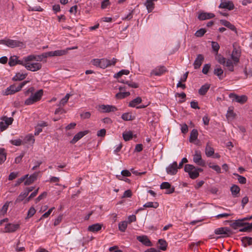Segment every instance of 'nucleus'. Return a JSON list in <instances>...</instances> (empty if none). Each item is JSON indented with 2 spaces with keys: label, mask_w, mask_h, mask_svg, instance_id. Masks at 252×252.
Listing matches in <instances>:
<instances>
[{
  "label": "nucleus",
  "mask_w": 252,
  "mask_h": 252,
  "mask_svg": "<svg viewBox=\"0 0 252 252\" xmlns=\"http://www.w3.org/2000/svg\"><path fill=\"white\" fill-rule=\"evenodd\" d=\"M184 170L188 173L189 177L192 179H196L199 176V172H202L203 169L195 167L192 164H186Z\"/></svg>",
  "instance_id": "nucleus-1"
},
{
  "label": "nucleus",
  "mask_w": 252,
  "mask_h": 252,
  "mask_svg": "<svg viewBox=\"0 0 252 252\" xmlns=\"http://www.w3.org/2000/svg\"><path fill=\"white\" fill-rule=\"evenodd\" d=\"M0 44H3L12 48L15 47L25 48L26 47L25 44L23 42L10 39L0 40Z\"/></svg>",
  "instance_id": "nucleus-2"
},
{
  "label": "nucleus",
  "mask_w": 252,
  "mask_h": 252,
  "mask_svg": "<svg viewBox=\"0 0 252 252\" xmlns=\"http://www.w3.org/2000/svg\"><path fill=\"white\" fill-rule=\"evenodd\" d=\"M28 81H25L19 84L17 86H16L15 84L10 86L5 90L4 92H3V95H7L9 94H13L20 91L21 89L28 83Z\"/></svg>",
  "instance_id": "nucleus-3"
},
{
  "label": "nucleus",
  "mask_w": 252,
  "mask_h": 252,
  "mask_svg": "<svg viewBox=\"0 0 252 252\" xmlns=\"http://www.w3.org/2000/svg\"><path fill=\"white\" fill-rule=\"evenodd\" d=\"M215 233L217 235H223L222 237H229L233 234V232L228 227H220L215 229Z\"/></svg>",
  "instance_id": "nucleus-4"
},
{
  "label": "nucleus",
  "mask_w": 252,
  "mask_h": 252,
  "mask_svg": "<svg viewBox=\"0 0 252 252\" xmlns=\"http://www.w3.org/2000/svg\"><path fill=\"white\" fill-rule=\"evenodd\" d=\"M229 96L230 98H232V101L241 104H244L248 99L247 96L245 95L239 96L233 93L230 94Z\"/></svg>",
  "instance_id": "nucleus-5"
},
{
  "label": "nucleus",
  "mask_w": 252,
  "mask_h": 252,
  "mask_svg": "<svg viewBox=\"0 0 252 252\" xmlns=\"http://www.w3.org/2000/svg\"><path fill=\"white\" fill-rule=\"evenodd\" d=\"M193 160L198 165L201 166H205V161L202 159L201 153L199 151H196L195 152V154L193 155Z\"/></svg>",
  "instance_id": "nucleus-6"
},
{
  "label": "nucleus",
  "mask_w": 252,
  "mask_h": 252,
  "mask_svg": "<svg viewBox=\"0 0 252 252\" xmlns=\"http://www.w3.org/2000/svg\"><path fill=\"white\" fill-rule=\"evenodd\" d=\"M220 8H225L229 10H233L235 6L231 1H227L226 0H221V2L219 6Z\"/></svg>",
  "instance_id": "nucleus-7"
},
{
  "label": "nucleus",
  "mask_w": 252,
  "mask_h": 252,
  "mask_svg": "<svg viewBox=\"0 0 252 252\" xmlns=\"http://www.w3.org/2000/svg\"><path fill=\"white\" fill-rule=\"evenodd\" d=\"M177 169V162L176 161H174L172 164H170L166 167V171L168 174L174 175L176 174L178 171Z\"/></svg>",
  "instance_id": "nucleus-8"
},
{
  "label": "nucleus",
  "mask_w": 252,
  "mask_h": 252,
  "mask_svg": "<svg viewBox=\"0 0 252 252\" xmlns=\"http://www.w3.org/2000/svg\"><path fill=\"white\" fill-rule=\"evenodd\" d=\"M25 67L32 71H36L41 68L42 65L40 63H27L25 65Z\"/></svg>",
  "instance_id": "nucleus-9"
},
{
  "label": "nucleus",
  "mask_w": 252,
  "mask_h": 252,
  "mask_svg": "<svg viewBox=\"0 0 252 252\" xmlns=\"http://www.w3.org/2000/svg\"><path fill=\"white\" fill-rule=\"evenodd\" d=\"M99 108L101 109V112L102 113L115 112L118 110L117 108L115 106L110 105H101L99 106Z\"/></svg>",
  "instance_id": "nucleus-10"
},
{
  "label": "nucleus",
  "mask_w": 252,
  "mask_h": 252,
  "mask_svg": "<svg viewBox=\"0 0 252 252\" xmlns=\"http://www.w3.org/2000/svg\"><path fill=\"white\" fill-rule=\"evenodd\" d=\"M136 239L146 246L151 247L153 246L152 242L146 235L137 236Z\"/></svg>",
  "instance_id": "nucleus-11"
},
{
  "label": "nucleus",
  "mask_w": 252,
  "mask_h": 252,
  "mask_svg": "<svg viewBox=\"0 0 252 252\" xmlns=\"http://www.w3.org/2000/svg\"><path fill=\"white\" fill-rule=\"evenodd\" d=\"M240 56L241 52L236 48H234L231 55V58L234 62V65L237 64L239 62Z\"/></svg>",
  "instance_id": "nucleus-12"
},
{
  "label": "nucleus",
  "mask_w": 252,
  "mask_h": 252,
  "mask_svg": "<svg viewBox=\"0 0 252 252\" xmlns=\"http://www.w3.org/2000/svg\"><path fill=\"white\" fill-rule=\"evenodd\" d=\"M160 188L161 189H168L166 191V193L167 194H170L172 193H173L175 191V188L174 187H171V185L169 183L167 182H164L161 183L160 185Z\"/></svg>",
  "instance_id": "nucleus-13"
},
{
  "label": "nucleus",
  "mask_w": 252,
  "mask_h": 252,
  "mask_svg": "<svg viewBox=\"0 0 252 252\" xmlns=\"http://www.w3.org/2000/svg\"><path fill=\"white\" fill-rule=\"evenodd\" d=\"M20 228L19 224L8 223L5 227V232L11 233L14 232Z\"/></svg>",
  "instance_id": "nucleus-14"
},
{
  "label": "nucleus",
  "mask_w": 252,
  "mask_h": 252,
  "mask_svg": "<svg viewBox=\"0 0 252 252\" xmlns=\"http://www.w3.org/2000/svg\"><path fill=\"white\" fill-rule=\"evenodd\" d=\"M89 132L88 130H85L84 131H80L74 135L73 139L70 141L71 144H74L80 140L83 136L87 134Z\"/></svg>",
  "instance_id": "nucleus-15"
},
{
  "label": "nucleus",
  "mask_w": 252,
  "mask_h": 252,
  "mask_svg": "<svg viewBox=\"0 0 252 252\" xmlns=\"http://www.w3.org/2000/svg\"><path fill=\"white\" fill-rule=\"evenodd\" d=\"M204 60V56L202 54H198L193 63L194 69H196L199 68L201 65Z\"/></svg>",
  "instance_id": "nucleus-16"
},
{
  "label": "nucleus",
  "mask_w": 252,
  "mask_h": 252,
  "mask_svg": "<svg viewBox=\"0 0 252 252\" xmlns=\"http://www.w3.org/2000/svg\"><path fill=\"white\" fill-rule=\"evenodd\" d=\"M215 15L212 13L201 12L198 14V18L199 20H205L213 18Z\"/></svg>",
  "instance_id": "nucleus-17"
},
{
  "label": "nucleus",
  "mask_w": 252,
  "mask_h": 252,
  "mask_svg": "<svg viewBox=\"0 0 252 252\" xmlns=\"http://www.w3.org/2000/svg\"><path fill=\"white\" fill-rule=\"evenodd\" d=\"M38 175V172H34L32 175H31L29 178H27L24 182V185L25 186H28L32 184L37 179V177Z\"/></svg>",
  "instance_id": "nucleus-18"
},
{
  "label": "nucleus",
  "mask_w": 252,
  "mask_h": 252,
  "mask_svg": "<svg viewBox=\"0 0 252 252\" xmlns=\"http://www.w3.org/2000/svg\"><path fill=\"white\" fill-rule=\"evenodd\" d=\"M243 218L235 220L230 225L234 229H237L238 227H243L246 225L247 222H244Z\"/></svg>",
  "instance_id": "nucleus-19"
},
{
  "label": "nucleus",
  "mask_w": 252,
  "mask_h": 252,
  "mask_svg": "<svg viewBox=\"0 0 252 252\" xmlns=\"http://www.w3.org/2000/svg\"><path fill=\"white\" fill-rule=\"evenodd\" d=\"M214 74L217 75L220 80L225 77V76H223V70L219 65H216L214 70Z\"/></svg>",
  "instance_id": "nucleus-20"
},
{
  "label": "nucleus",
  "mask_w": 252,
  "mask_h": 252,
  "mask_svg": "<svg viewBox=\"0 0 252 252\" xmlns=\"http://www.w3.org/2000/svg\"><path fill=\"white\" fill-rule=\"evenodd\" d=\"M166 71V69L165 66H162L156 68L152 71L151 74L156 76H160Z\"/></svg>",
  "instance_id": "nucleus-21"
},
{
  "label": "nucleus",
  "mask_w": 252,
  "mask_h": 252,
  "mask_svg": "<svg viewBox=\"0 0 252 252\" xmlns=\"http://www.w3.org/2000/svg\"><path fill=\"white\" fill-rule=\"evenodd\" d=\"M241 242L244 247L252 246V237L245 236L241 238Z\"/></svg>",
  "instance_id": "nucleus-22"
},
{
  "label": "nucleus",
  "mask_w": 252,
  "mask_h": 252,
  "mask_svg": "<svg viewBox=\"0 0 252 252\" xmlns=\"http://www.w3.org/2000/svg\"><path fill=\"white\" fill-rule=\"evenodd\" d=\"M220 22L221 25L229 28L231 31H234L235 32H237V30L235 27L231 24L229 21L225 20H220Z\"/></svg>",
  "instance_id": "nucleus-23"
},
{
  "label": "nucleus",
  "mask_w": 252,
  "mask_h": 252,
  "mask_svg": "<svg viewBox=\"0 0 252 252\" xmlns=\"http://www.w3.org/2000/svg\"><path fill=\"white\" fill-rule=\"evenodd\" d=\"M67 52L64 50H58L54 51L48 52L49 57L61 56L66 54Z\"/></svg>",
  "instance_id": "nucleus-24"
},
{
  "label": "nucleus",
  "mask_w": 252,
  "mask_h": 252,
  "mask_svg": "<svg viewBox=\"0 0 252 252\" xmlns=\"http://www.w3.org/2000/svg\"><path fill=\"white\" fill-rule=\"evenodd\" d=\"M230 191L233 196L236 197L238 196V195L239 194L240 189L238 186L233 185L230 188Z\"/></svg>",
  "instance_id": "nucleus-25"
},
{
  "label": "nucleus",
  "mask_w": 252,
  "mask_h": 252,
  "mask_svg": "<svg viewBox=\"0 0 252 252\" xmlns=\"http://www.w3.org/2000/svg\"><path fill=\"white\" fill-rule=\"evenodd\" d=\"M210 87V85L208 84H205L202 85L200 89L198 90V93L201 95H204Z\"/></svg>",
  "instance_id": "nucleus-26"
},
{
  "label": "nucleus",
  "mask_w": 252,
  "mask_h": 252,
  "mask_svg": "<svg viewBox=\"0 0 252 252\" xmlns=\"http://www.w3.org/2000/svg\"><path fill=\"white\" fill-rule=\"evenodd\" d=\"M198 131L196 129H193L190 133L189 141L190 142H193L197 139L198 137Z\"/></svg>",
  "instance_id": "nucleus-27"
},
{
  "label": "nucleus",
  "mask_w": 252,
  "mask_h": 252,
  "mask_svg": "<svg viewBox=\"0 0 252 252\" xmlns=\"http://www.w3.org/2000/svg\"><path fill=\"white\" fill-rule=\"evenodd\" d=\"M7 154L4 148H0V165L2 164L6 159Z\"/></svg>",
  "instance_id": "nucleus-28"
},
{
  "label": "nucleus",
  "mask_w": 252,
  "mask_h": 252,
  "mask_svg": "<svg viewBox=\"0 0 252 252\" xmlns=\"http://www.w3.org/2000/svg\"><path fill=\"white\" fill-rule=\"evenodd\" d=\"M239 232H251L252 231V223H250L247 222L245 226H243L242 228L239 230Z\"/></svg>",
  "instance_id": "nucleus-29"
},
{
  "label": "nucleus",
  "mask_w": 252,
  "mask_h": 252,
  "mask_svg": "<svg viewBox=\"0 0 252 252\" xmlns=\"http://www.w3.org/2000/svg\"><path fill=\"white\" fill-rule=\"evenodd\" d=\"M102 225L99 223H95L90 225L88 227V230L92 232H97L101 229Z\"/></svg>",
  "instance_id": "nucleus-30"
},
{
  "label": "nucleus",
  "mask_w": 252,
  "mask_h": 252,
  "mask_svg": "<svg viewBox=\"0 0 252 252\" xmlns=\"http://www.w3.org/2000/svg\"><path fill=\"white\" fill-rule=\"evenodd\" d=\"M153 0H146L145 5L148 11V12H151L154 8V3Z\"/></svg>",
  "instance_id": "nucleus-31"
},
{
  "label": "nucleus",
  "mask_w": 252,
  "mask_h": 252,
  "mask_svg": "<svg viewBox=\"0 0 252 252\" xmlns=\"http://www.w3.org/2000/svg\"><path fill=\"white\" fill-rule=\"evenodd\" d=\"M110 66V60L105 58L101 59L100 68L105 69Z\"/></svg>",
  "instance_id": "nucleus-32"
},
{
  "label": "nucleus",
  "mask_w": 252,
  "mask_h": 252,
  "mask_svg": "<svg viewBox=\"0 0 252 252\" xmlns=\"http://www.w3.org/2000/svg\"><path fill=\"white\" fill-rule=\"evenodd\" d=\"M142 102V98L138 96L130 101L128 106L131 107H135L136 105L140 104Z\"/></svg>",
  "instance_id": "nucleus-33"
},
{
  "label": "nucleus",
  "mask_w": 252,
  "mask_h": 252,
  "mask_svg": "<svg viewBox=\"0 0 252 252\" xmlns=\"http://www.w3.org/2000/svg\"><path fill=\"white\" fill-rule=\"evenodd\" d=\"M27 73H17L15 76L12 78V80L17 81H21L24 80L27 76Z\"/></svg>",
  "instance_id": "nucleus-34"
},
{
  "label": "nucleus",
  "mask_w": 252,
  "mask_h": 252,
  "mask_svg": "<svg viewBox=\"0 0 252 252\" xmlns=\"http://www.w3.org/2000/svg\"><path fill=\"white\" fill-rule=\"evenodd\" d=\"M236 114L233 112L231 107H229L226 114V117L228 120H233L235 118Z\"/></svg>",
  "instance_id": "nucleus-35"
},
{
  "label": "nucleus",
  "mask_w": 252,
  "mask_h": 252,
  "mask_svg": "<svg viewBox=\"0 0 252 252\" xmlns=\"http://www.w3.org/2000/svg\"><path fill=\"white\" fill-rule=\"evenodd\" d=\"M158 243L159 244V246L158 247L159 250L162 251H165L166 250L167 243L165 240L162 239H159Z\"/></svg>",
  "instance_id": "nucleus-36"
},
{
  "label": "nucleus",
  "mask_w": 252,
  "mask_h": 252,
  "mask_svg": "<svg viewBox=\"0 0 252 252\" xmlns=\"http://www.w3.org/2000/svg\"><path fill=\"white\" fill-rule=\"evenodd\" d=\"M122 119L124 121H131L135 119V116H132L130 113H125L122 115Z\"/></svg>",
  "instance_id": "nucleus-37"
},
{
  "label": "nucleus",
  "mask_w": 252,
  "mask_h": 252,
  "mask_svg": "<svg viewBox=\"0 0 252 252\" xmlns=\"http://www.w3.org/2000/svg\"><path fill=\"white\" fill-rule=\"evenodd\" d=\"M130 95V93L129 92H120L115 95V97L117 99H122Z\"/></svg>",
  "instance_id": "nucleus-38"
},
{
  "label": "nucleus",
  "mask_w": 252,
  "mask_h": 252,
  "mask_svg": "<svg viewBox=\"0 0 252 252\" xmlns=\"http://www.w3.org/2000/svg\"><path fill=\"white\" fill-rule=\"evenodd\" d=\"M205 154L208 157H211L214 154V150L208 144L205 149Z\"/></svg>",
  "instance_id": "nucleus-39"
},
{
  "label": "nucleus",
  "mask_w": 252,
  "mask_h": 252,
  "mask_svg": "<svg viewBox=\"0 0 252 252\" xmlns=\"http://www.w3.org/2000/svg\"><path fill=\"white\" fill-rule=\"evenodd\" d=\"M43 94V91L42 90H39L38 91L36 92L34 94H32L34 98L36 100V101H39L42 96Z\"/></svg>",
  "instance_id": "nucleus-40"
},
{
  "label": "nucleus",
  "mask_w": 252,
  "mask_h": 252,
  "mask_svg": "<svg viewBox=\"0 0 252 252\" xmlns=\"http://www.w3.org/2000/svg\"><path fill=\"white\" fill-rule=\"evenodd\" d=\"M28 195V194L25 191L21 192L15 200V204H16L21 201H22Z\"/></svg>",
  "instance_id": "nucleus-41"
},
{
  "label": "nucleus",
  "mask_w": 252,
  "mask_h": 252,
  "mask_svg": "<svg viewBox=\"0 0 252 252\" xmlns=\"http://www.w3.org/2000/svg\"><path fill=\"white\" fill-rule=\"evenodd\" d=\"M159 204L158 202H148L143 205V207L146 208H157Z\"/></svg>",
  "instance_id": "nucleus-42"
},
{
  "label": "nucleus",
  "mask_w": 252,
  "mask_h": 252,
  "mask_svg": "<svg viewBox=\"0 0 252 252\" xmlns=\"http://www.w3.org/2000/svg\"><path fill=\"white\" fill-rule=\"evenodd\" d=\"M123 137L124 139L126 141H127L131 139L133 137V133L132 131H129L126 132H124L123 133Z\"/></svg>",
  "instance_id": "nucleus-43"
},
{
  "label": "nucleus",
  "mask_w": 252,
  "mask_h": 252,
  "mask_svg": "<svg viewBox=\"0 0 252 252\" xmlns=\"http://www.w3.org/2000/svg\"><path fill=\"white\" fill-rule=\"evenodd\" d=\"M0 119L4 122L5 124L7 125V127L12 124L14 120L13 118L11 117L8 118L6 116H3Z\"/></svg>",
  "instance_id": "nucleus-44"
},
{
  "label": "nucleus",
  "mask_w": 252,
  "mask_h": 252,
  "mask_svg": "<svg viewBox=\"0 0 252 252\" xmlns=\"http://www.w3.org/2000/svg\"><path fill=\"white\" fill-rule=\"evenodd\" d=\"M11 201H6L5 204L3 205L0 211V214H2L4 215L6 213L7 211L8 210V208L10 203H11Z\"/></svg>",
  "instance_id": "nucleus-45"
},
{
  "label": "nucleus",
  "mask_w": 252,
  "mask_h": 252,
  "mask_svg": "<svg viewBox=\"0 0 252 252\" xmlns=\"http://www.w3.org/2000/svg\"><path fill=\"white\" fill-rule=\"evenodd\" d=\"M216 59L219 63L223 65H225L226 62V59L223 56H222L220 54H217L216 57Z\"/></svg>",
  "instance_id": "nucleus-46"
},
{
  "label": "nucleus",
  "mask_w": 252,
  "mask_h": 252,
  "mask_svg": "<svg viewBox=\"0 0 252 252\" xmlns=\"http://www.w3.org/2000/svg\"><path fill=\"white\" fill-rule=\"evenodd\" d=\"M127 226V222L123 221L119 223V229L121 232H125Z\"/></svg>",
  "instance_id": "nucleus-47"
},
{
  "label": "nucleus",
  "mask_w": 252,
  "mask_h": 252,
  "mask_svg": "<svg viewBox=\"0 0 252 252\" xmlns=\"http://www.w3.org/2000/svg\"><path fill=\"white\" fill-rule=\"evenodd\" d=\"M129 73V71L127 69H123L118 72L117 73L115 74L114 76L115 78H119L121 77L123 75H127Z\"/></svg>",
  "instance_id": "nucleus-48"
},
{
  "label": "nucleus",
  "mask_w": 252,
  "mask_h": 252,
  "mask_svg": "<svg viewBox=\"0 0 252 252\" xmlns=\"http://www.w3.org/2000/svg\"><path fill=\"white\" fill-rule=\"evenodd\" d=\"M18 57L16 56L11 57L9 59L8 64L10 66H13L17 64Z\"/></svg>",
  "instance_id": "nucleus-49"
},
{
  "label": "nucleus",
  "mask_w": 252,
  "mask_h": 252,
  "mask_svg": "<svg viewBox=\"0 0 252 252\" xmlns=\"http://www.w3.org/2000/svg\"><path fill=\"white\" fill-rule=\"evenodd\" d=\"M35 212L36 210L34 209V208L33 207H31L28 212L27 216L26 217V219H29V218L32 217L35 214Z\"/></svg>",
  "instance_id": "nucleus-50"
},
{
  "label": "nucleus",
  "mask_w": 252,
  "mask_h": 252,
  "mask_svg": "<svg viewBox=\"0 0 252 252\" xmlns=\"http://www.w3.org/2000/svg\"><path fill=\"white\" fill-rule=\"evenodd\" d=\"M37 102L36 100L34 98L32 94L30 97L27 99L25 101V104L29 105Z\"/></svg>",
  "instance_id": "nucleus-51"
},
{
  "label": "nucleus",
  "mask_w": 252,
  "mask_h": 252,
  "mask_svg": "<svg viewBox=\"0 0 252 252\" xmlns=\"http://www.w3.org/2000/svg\"><path fill=\"white\" fill-rule=\"evenodd\" d=\"M36 57V61H42L44 59L47 58L48 57H49L48 54V52L46 53H43L41 55L35 56Z\"/></svg>",
  "instance_id": "nucleus-52"
},
{
  "label": "nucleus",
  "mask_w": 252,
  "mask_h": 252,
  "mask_svg": "<svg viewBox=\"0 0 252 252\" xmlns=\"http://www.w3.org/2000/svg\"><path fill=\"white\" fill-rule=\"evenodd\" d=\"M206 30L205 29L201 28L199 30L197 31L194 35L195 36L198 37H202L204 35V34L206 33Z\"/></svg>",
  "instance_id": "nucleus-53"
},
{
  "label": "nucleus",
  "mask_w": 252,
  "mask_h": 252,
  "mask_svg": "<svg viewBox=\"0 0 252 252\" xmlns=\"http://www.w3.org/2000/svg\"><path fill=\"white\" fill-rule=\"evenodd\" d=\"M38 189H39V188H37L36 190H35L33 192H32L31 194L30 195L26 198V199L25 200V202H24V203H27L28 202H29L32 198H33L34 197H35L37 193H38Z\"/></svg>",
  "instance_id": "nucleus-54"
},
{
  "label": "nucleus",
  "mask_w": 252,
  "mask_h": 252,
  "mask_svg": "<svg viewBox=\"0 0 252 252\" xmlns=\"http://www.w3.org/2000/svg\"><path fill=\"white\" fill-rule=\"evenodd\" d=\"M233 175L238 177V180L239 183L242 184H244L246 183V179L245 177H244L242 176L239 175L237 173H234Z\"/></svg>",
  "instance_id": "nucleus-55"
},
{
  "label": "nucleus",
  "mask_w": 252,
  "mask_h": 252,
  "mask_svg": "<svg viewBox=\"0 0 252 252\" xmlns=\"http://www.w3.org/2000/svg\"><path fill=\"white\" fill-rule=\"evenodd\" d=\"M151 115L153 117V119L151 120L150 118H149L148 120L150 121V123H151V125L152 126H154V124H155L156 123H158V117H156V115H155V113L154 112L151 113Z\"/></svg>",
  "instance_id": "nucleus-56"
},
{
  "label": "nucleus",
  "mask_w": 252,
  "mask_h": 252,
  "mask_svg": "<svg viewBox=\"0 0 252 252\" xmlns=\"http://www.w3.org/2000/svg\"><path fill=\"white\" fill-rule=\"evenodd\" d=\"M211 45L213 50L218 53L220 47L219 43L217 42L212 41Z\"/></svg>",
  "instance_id": "nucleus-57"
},
{
  "label": "nucleus",
  "mask_w": 252,
  "mask_h": 252,
  "mask_svg": "<svg viewBox=\"0 0 252 252\" xmlns=\"http://www.w3.org/2000/svg\"><path fill=\"white\" fill-rule=\"evenodd\" d=\"M209 167L215 170L218 173L221 172L220 167L218 165H212L211 163L209 164Z\"/></svg>",
  "instance_id": "nucleus-58"
},
{
  "label": "nucleus",
  "mask_w": 252,
  "mask_h": 252,
  "mask_svg": "<svg viewBox=\"0 0 252 252\" xmlns=\"http://www.w3.org/2000/svg\"><path fill=\"white\" fill-rule=\"evenodd\" d=\"M55 209V207L50 208L47 212L45 213L39 219V221L43 219V218H48L51 214L53 210Z\"/></svg>",
  "instance_id": "nucleus-59"
},
{
  "label": "nucleus",
  "mask_w": 252,
  "mask_h": 252,
  "mask_svg": "<svg viewBox=\"0 0 252 252\" xmlns=\"http://www.w3.org/2000/svg\"><path fill=\"white\" fill-rule=\"evenodd\" d=\"M47 195V192L46 191L43 192L35 199V203H37L44 198H45Z\"/></svg>",
  "instance_id": "nucleus-60"
},
{
  "label": "nucleus",
  "mask_w": 252,
  "mask_h": 252,
  "mask_svg": "<svg viewBox=\"0 0 252 252\" xmlns=\"http://www.w3.org/2000/svg\"><path fill=\"white\" fill-rule=\"evenodd\" d=\"M126 84H127L129 87L133 88H137L139 87V85L137 83H136L132 81H126Z\"/></svg>",
  "instance_id": "nucleus-61"
},
{
  "label": "nucleus",
  "mask_w": 252,
  "mask_h": 252,
  "mask_svg": "<svg viewBox=\"0 0 252 252\" xmlns=\"http://www.w3.org/2000/svg\"><path fill=\"white\" fill-rule=\"evenodd\" d=\"M210 67H211L210 64H209V63L205 64L202 68V71L203 73H204V74H207L208 73V71L209 70V69L210 68Z\"/></svg>",
  "instance_id": "nucleus-62"
},
{
  "label": "nucleus",
  "mask_w": 252,
  "mask_h": 252,
  "mask_svg": "<svg viewBox=\"0 0 252 252\" xmlns=\"http://www.w3.org/2000/svg\"><path fill=\"white\" fill-rule=\"evenodd\" d=\"M28 175H25V176L21 177L20 178L18 179L17 181H16V183L15 184V186H19L20 184H21L23 182H24L26 179L28 177Z\"/></svg>",
  "instance_id": "nucleus-63"
},
{
  "label": "nucleus",
  "mask_w": 252,
  "mask_h": 252,
  "mask_svg": "<svg viewBox=\"0 0 252 252\" xmlns=\"http://www.w3.org/2000/svg\"><path fill=\"white\" fill-rule=\"evenodd\" d=\"M110 5L109 0H103L101 2V8L102 9H105L108 5Z\"/></svg>",
  "instance_id": "nucleus-64"
}]
</instances>
